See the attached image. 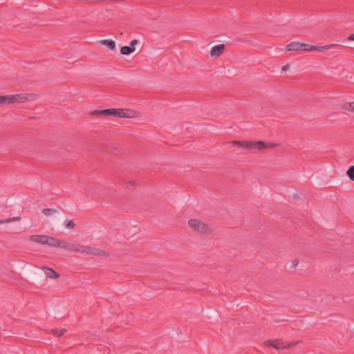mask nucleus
Returning <instances> with one entry per match:
<instances>
[{"label": "nucleus", "instance_id": "nucleus-14", "mask_svg": "<svg viewBox=\"0 0 354 354\" xmlns=\"http://www.w3.org/2000/svg\"><path fill=\"white\" fill-rule=\"evenodd\" d=\"M44 270H45V274H46V277H48L49 278L56 279L59 277V274L52 268H44Z\"/></svg>", "mask_w": 354, "mask_h": 354}, {"label": "nucleus", "instance_id": "nucleus-17", "mask_svg": "<svg viewBox=\"0 0 354 354\" xmlns=\"http://www.w3.org/2000/svg\"><path fill=\"white\" fill-rule=\"evenodd\" d=\"M353 102H344L342 104V108L344 110L353 111Z\"/></svg>", "mask_w": 354, "mask_h": 354}, {"label": "nucleus", "instance_id": "nucleus-19", "mask_svg": "<svg viewBox=\"0 0 354 354\" xmlns=\"http://www.w3.org/2000/svg\"><path fill=\"white\" fill-rule=\"evenodd\" d=\"M57 210L56 209L51 208H45L42 210V213L47 216H51L52 214L56 213Z\"/></svg>", "mask_w": 354, "mask_h": 354}, {"label": "nucleus", "instance_id": "nucleus-2", "mask_svg": "<svg viewBox=\"0 0 354 354\" xmlns=\"http://www.w3.org/2000/svg\"><path fill=\"white\" fill-rule=\"evenodd\" d=\"M231 143L234 146L241 147L249 150L257 149L262 150L266 148H271L275 147L276 145L273 143H266L263 141H249V140H233Z\"/></svg>", "mask_w": 354, "mask_h": 354}, {"label": "nucleus", "instance_id": "nucleus-29", "mask_svg": "<svg viewBox=\"0 0 354 354\" xmlns=\"http://www.w3.org/2000/svg\"><path fill=\"white\" fill-rule=\"evenodd\" d=\"M3 223H8V222L6 221V219L0 220V224Z\"/></svg>", "mask_w": 354, "mask_h": 354}, {"label": "nucleus", "instance_id": "nucleus-22", "mask_svg": "<svg viewBox=\"0 0 354 354\" xmlns=\"http://www.w3.org/2000/svg\"><path fill=\"white\" fill-rule=\"evenodd\" d=\"M298 344V342H292L290 343H285V348H290L294 346H295L296 344Z\"/></svg>", "mask_w": 354, "mask_h": 354}, {"label": "nucleus", "instance_id": "nucleus-3", "mask_svg": "<svg viewBox=\"0 0 354 354\" xmlns=\"http://www.w3.org/2000/svg\"><path fill=\"white\" fill-rule=\"evenodd\" d=\"M188 225L196 233L198 234H208L212 232V229L208 225L198 219H190L188 221Z\"/></svg>", "mask_w": 354, "mask_h": 354}, {"label": "nucleus", "instance_id": "nucleus-9", "mask_svg": "<svg viewBox=\"0 0 354 354\" xmlns=\"http://www.w3.org/2000/svg\"><path fill=\"white\" fill-rule=\"evenodd\" d=\"M225 46L224 44H218L212 48L210 55L213 57H220L224 52Z\"/></svg>", "mask_w": 354, "mask_h": 354}, {"label": "nucleus", "instance_id": "nucleus-15", "mask_svg": "<svg viewBox=\"0 0 354 354\" xmlns=\"http://www.w3.org/2000/svg\"><path fill=\"white\" fill-rule=\"evenodd\" d=\"M134 51L130 46H124L120 48V53L124 55H128Z\"/></svg>", "mask_w": 354, "mask_h": 354}, {"label": "nucleus", "instance_id": "nucleus-7", "mask_svg": "<svg viewBox=\"0 0 354 354\" xmlns=\"http://www.w3.org/2000/svg\"><path fill=\"white\" fill-rule=\"evenodd\" d=\"M11 104L14 103H23L24 102L30 100V97L31 96L30 94L28 93H20L15 95H10Z\"/></svg>", "mask_w": 354, "mask_h": 354}, {"label": "nucleus", "instance_id": "nucleus-28", "mask_svg": "<svg viewBox=\"0 0 354 354\" xmlns=\"http://www.w3.org/2000/svg\"><path fill=\"white\" fill-rule=\"evenodd\" d=\"M288 68H289V65L286 64V65L283 66L282 70L285 71L288 70Z\"/></svg>", "mask_w": 354, "mask_h": 354}, {"label": "nucleus", "instance_id": "nucleus-1", "mask_svg": "<svg viewBox=\"0 0 354 354\" xmlns=\"http://www.w3.org/2000/svg\"><path fill=\"white\" fill-rule=\"evenodd\" d=\"M130 111L124 109H106L102 110H95L91 112V115L94 116H114L118 118H133Z\"/></svg>", "mask_w": 354, "mask_h": 354}, {"label": "nucleus", "instance_id": "nucleus-10", "mask_svg": "<svg viewBox=\"0 0 354 354\" xmlns=\"http://www.w3.org/2000/svg\"><path fill=\"white\" fill-rule=\"evenodd\" d=\"M29 240L31 242L38 243L40 245H46V235L34 234L29 236Z\"/></svg>", "mask_w": 354, "mask_h": 354}, {"label": "nucleus", "instance_id": "nucleus-20", "mask_svg": "<svg viewBox=\"0 0 354 354\" xmlns=\"http://www.w3.org/2000/svg\"><path fill=\"white\" fill-rule=\"evenodd\" d=\"M348 178L354 181V165L351 166L346 171Z\"/></svg>", "mask_w": 354, "mask_h": 354}, {"label": "nucleus", "instance_id": "nucleus-16", "mask_svg": "<svg viewBox=\"0 0 354 354\" xmlns=\"http://www.w3.org/2000/svg\"><path fill=\"white\" fill-rule=\"evenodd\" d=\"M10 95H0V104H11Z\"/></svg>", "mask_w": 354, "mask_h": 354}, {"label": "nucleus", "instance_id": "nucleus-27", "mask_svg": "<svg viewBox=\"0 0 354 354\" xmlns=\"http://www.w3.org/2000/svg\"><path fill=\"white\" fill-rule=\"evenodd\" d=\"M299 261L297 259H295L292 261V267H296L298 265Z\"/></svg>", "mask_w": 354, "mask_h": 354}, {"label": "nucleus", "instance_id": "nucleus-6", "mask_svg": "<svg viewBox=\"0 0 354 354\" xmlns=\"http://www.w3.org/2000/svg\"><path fill=\"white\" fill-rule=\"evenodd\" d=\"M264 344L266 346L272 347L277 350L285 348V342L281 339L267 340L265 342Z\"/></svg>", "mask_w": 354, "mask_h": 354}, {"label": "nucleus", "instance_id": "nucleus-30", "mask_svg": "<svg viewBox=\"0 0 354 354\" xmlns=\"http://www.w3.org/2000/svg\"><path fill=\"white\" fill-rule=\"evenodd\" d=\"M353 112H354V102H353Z\"/></svg>", "mask_w": 354, "mask_h": 354}, {"label": "nucleus", "instance_id": "nucleus-18", "mask_svg": "<svg viewBox=\"0 0 354 354\" xmlns=\"http://www.w3.org/2000/svg\"><path fill=\"white\" fill-rule=\"evenodd\" d=\"M66 330V329H53L51 330V333L57 337H61L65 333Z\"/></svg>", "mask_w": 354, "mask_h": 354}, {"label": "nucleus", "instance_id": "nucleus-24", "mask_svg": "<svg viewBox=\"0 0 354 354\" xmlns=\"http://www.w3.org/2000/svg\"><path fill=\"white\" fill-rule=\"evenodd\" d=\"M138 41L137 39H133L130 43V46L135 50V46L137 45Z\"/></svg>", "mask_w": 354, "mask_h": 354}, {"label": "nucleus", "instance_id": "nucleus-23", "mask_svg": "<svg viewBox=\"0 0 354 354\" xmlns=\"http://www.w3.org/2000/svg\"><path fill=\"white\" fill-rule=\"evenodd\" d=\"M21 220L20 216H16V217H12L6 219V221L8 223L12 222V221H18Z\"/></svg>", "mask_w": 354, "mask_h": 354}, {"label": "nucleus", "instance_id": "nucleus-11", "mask_svg": "<svg viewBox=\"0 0 354 354\" xmlns=\"http://www.w3.org/2000/svg\"><path fill=\"white\" fill-rule=\"evenodd\" d=\"M338 46L339 45L335 44H329V45L322 46H314V45L309 44V47L308 48V51L317 50V51H319V52H324L326 50H328L330 48H334V47H336V46Z\"/></svg>", "mask_w": 354, "mask_h": 354}, {"label": "nucleus", "instance_id": "nucleus-4", "mask_svg": "<svg viewBox=\"0 0 354 354\" xmlns=\"http://www.w3.org/2000/svg\"><path fill=\"white\" fill-rule=\"evenodd\" d=\"M61 248L72 252H80L86 254L88 246L82 245L77 243H68L63 241L62 243Z\"/></svg>", "mask_w": 354, "mask_h": 354}, {"label": "nucleus", "instance_id": "nucleus-26", "mask_svg": "<svg viewBox=\"0 0 354 354\" xmlns=\"http://www.w3.org/2000/svg\"><path fill=\"white\" fill-rule=\"evenodd\" d=\"M347 39H348V41H354V34H351V35H350L348 37Z\"/></svg>", "mask_w": 354, "mask_h": 354}, {"label": "nucleus", "instance_id": "nucleus-8", "mask_svg": "<svg viewBox=\"0 0 354 354\" xmlns=\"http://www.w3.org/2000/svg\"><path fill=\"white\" fill-rule=\"evenodd\" d=\"M63 240L46 235V245L52 248H60Z\"/></svg>", "mask_w": 354, "mask_h": 354}, {"label": "nucleus", "instance_id": "nucleus-21", "mask_svg": "<svg viewBox=\"0 0 354 354\" xmlns=\"http://www.w3.org/2000/svg\"><path fill=\"white\" fill-rule=\"evenodd\" d=\"M64 225L67 228L74 229L75 224L73 220L66 221Z\"/></svg>", "mask_w": 354, "mask_h": 354}, {"label": "nucleus", "instance_id": "nucleus-13", "mask_svg": "<svg viewBox=\"0 0 354 354\" xmlns=\"http://www.w3.org/2000/svg\"><path fill=\"white\" fill-rule=\"evenodd\" d=\"M100 45H104L108 47L111 50L115 48V42L113 40L104 39L99 41Z\"/></svg>", "mask_w": 354, "mask_h": 354}, {"label": "nucleus", "instance_id": "nucleus-12", "mask_svg": "<svg viewBox=\"0 0 354 354\" xmlns=\"http://www.w3.org/2000/svg\"><path fill=\"white\" fill-rule=\"evenodd\" d=\"M86 254L104 257L109 256V254L107 252L97 248H94L90 246H88Z\"/></svg>", "mask_w": 354, "mask_h": 354}, {"label": "nucleus", "instance_id": "nucleus-5", "mask_svg": "<svg viewBox=\"0 0 354 354\" xmlns=\"http://www.w3.org/2000/svg\"><path fill=\"white\" fill-rule=\"evenodd\" d=\"M308 47H309L308 44L300 43L299 41H292L286 46V50H287V51H292V50L308 51Z\"/></svg>", "mask_w": 354, "mask_h": 354}, {"label": "nucleus", "instance_id": "nucleus-25", "mask_svg": "<svg viewBox=\"0 0 354 354\" xmlns=\"http://www.w3.org/2000/svg\"><path fill=\"white\" fill-rule=\"evenodd\" d=\"M126 316H127V318L128 319V322H127V324H131V321L132 315L127 314Z\"/></svg>", "mask_w": 354, "mask_h": 354}]
</instances>
